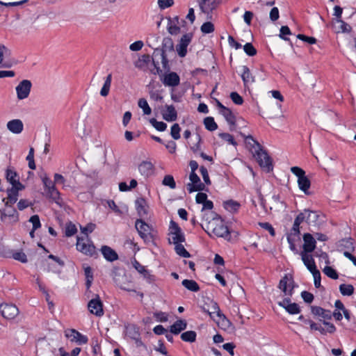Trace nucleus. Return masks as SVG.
<instances>
[{"mask_svg": "<svg viewBox=\"0 0 356 356\" xmlns=\"http://www.w3.org/2000/svg\"><path fill=\"white\" fill-rule=\"evenodd\" d=\"M133 266L135 269L141 275H143V277L147 279L149 281H151L152 279V275H151L149 271L145 268V267L141 265L137 260L134 259L132 262Z\"/></svg>", "mask_w": 356, "mask_h": 356, "instance_id": "cd10ccee", "label": "nucleus"}, {"mask_svg": "<svg viewBox=\"0 0 356 356\" xmlns=\"http://www.w3.org/2000/svg\"><path fill=\"white\" fill-rule=\"evenodd\" d=\"M323 272L329 277L337 280L339 277L337 272L331 266H325Z\"/></svg>", "mask_w": 356, "mask_h": 356, "instance_id": "49530a36", "label": "nucleus"}, {"mask_svg": "<svg viewBox=\"0 0 356 356\" xmlns=\"http://www.w3.org/2000/svg\"><path fill=\"white\" fill-rule=\"evenodd\" d=\"M200 30L203 33L208 34L214 31V25L210 22H204L200 27Z\"/></svg>", "mask_w": 356, "mask_h": 356, "instance_id": "3c124183", "label": "nucleus"}, {"mask_svg": "<svg viewBox=\"0 0 356 356\" xmlns=\"http://www.w3.org/2000/svg\"><path fill=\"white\" fill-rule=\"evenodd\" d=\"M180 79L176 72H170L165 75L163 83L167 86H177L179 84Z\"/></svg>", "mask_w": 356, "mask_h": 356, "instance_id": "4be33fe9", "label": "nucleus"}, {"mask_svg": "<svg viewBox=\"0 0 356 356\" xmlns=\"http://www.w3.org/2000/svg\"><path fill=\"white\" fill-rule=\"evenodd\" d=\"M174 51V44L172 40L170 38H165L162 43L161 53H164L165 54L166 51Z\"/></svg>", "mask_w": 356, "mask_h": 356, "instance_id": "72a5a7b5", "label": "nucleus"}, {"mask_svg": "<svg viewBox=\"0 0 356 356\" xmlns=\"http://www.w3.org/2000/svg\"><path fill=\"white\" fill-rule=\"evenodd\" d=\"M192 33H186L181 38L179 44L176 46V51L178 55L184 58L187 54V47L192 40Z\"/></svg>", "mask_w": 356, "mask_h": 356, "instance_id": "1a4fd4ad", "label": "nucleus"}, {"mask_svg": "<svg viewBox=\"0 0 356 356\" xmlns=\"http://www.w3.org/2000/svg\"><path fill=\"white\" fill-rule=\"evenodd\" d=\"M140 236L145 241H149L152 236L151 235L152 227L142 219H138L135 223Z\"/></svg>", "mask_w": 356, "mask_h": 356, "instance_id": "0eeeda50", "label": "nucleus"}, {"mask_svg": "<svg viewBox=\"0 0 356 356\" xmlns=\"http://www.w3.org/2000/svg\"><path fill=\"white\" fill-rule=\"evenodd\" d=\"M221 115L224 116L226 121L233 127L236 124V118L232 111L229 108H226L223 111H220Z\"/></svg>", "mask_w": 356, "mask_h": 356, "instance_id": "c756f323", "label": "nucleus"}, {"mask_svg": "<svg viewBox=\"0 0 356 356\" xmlns=\"http://www.w3.org/2000/svg\"><path fill=\"white\" fill-rule=\"evenodd\" d=\"M300 224H299V222H297L294 220V222H293V227L291 229V232L287 236H292L294 237H298V239L300 240Z\"/></svg>", "mask_w": 356, "mask_h": 356, "instance_id": "8fccbe9b", "label": "nucleus"}, {"mask_svg": "<svg viewBox=\"0 0 356 356\" xmlns=\"http://www.w3.org/2000/svg\"><path fill=\"white\" fill-rule=\"evenodd\" d=\"M29 222L33 224V229H38L41 226L40 218L38 215L32 216L29 219Z\"/></svg>", "mask_w": 356, "mask_h": 356, "instance_id": "338daca9", "label": "nucleus"}, {"mask_svg": "<svg viewBox=\"0 0 356 356\" xmlns=\"http://www.w3.org/2000/svg\"><path fill=\"white\" fill-rule=\"evenodd\" d=\"M111 81H112V74H109L106 76L104 83L103 85V87L102 88L101 91H100V95L102 97H106L108 95L111 85Z\"/></svg>", "mask_w": 356, "mask_h": 356, "instance_id": "7c9ffc66", "label": "nucleus"}, {"mask_svg": "<svg viewBox=\"0 0 356 356\" xmlns=\"http://www.w3.org/2000/svg\"><path fill=\"white\" fill-rule=\"evenodd\" d=\"M179 243H173L175 247V250L177 254L184 258H189L191 257V254L185 249L183 245Z\"/></svg>", "mask_w": 356, "mask_h": 356, "instance_id": "58836bf2", "label": "nucleus"}, {"mask_svg": "<svg viewBox=\"0 0 356 356\" xmlns=\"http://www.w3.org/2000/svg\"><path fill=\"white\" fill-rule=\"evenodd\" d=\"M196 332L195 331H186L181 334V339L186 342H194L196 340Z\"/></svg>", "mask_w": 356, "mask_h": 356, "instance_id": "e433bc0d", "label": "nucleus"}, {"mask_svg": "<svg viewBox=\"0 0 356 356\" xmlns=\"http://www.w3.org/2000/svg\"><path fill=\"white\" fill-rule=\"evenodd\" d=\"M291 30L289 28V26H282L280 29V33L279 36L282 39L288 41V40H289V39L288 38H286V35H291Z\"/></svg>", "mask_w": 356, "mask_h": 356, "instance_id": "052dcab7", "label": "nucleus"}, {"mask_svg": "<svg viewBox=\"0 0 356 356\" xmlns=\"http://www.w3.org/2000/svg\"><path fill=\"white\" fill-rule=\"evenodd\" d=\"M76 249L82 253L91 257L97 254L93 244L82 243L79 237L77 238Z\"/></svg>", "mask_w": 356, "mask_h": 356, "instance_id": "dca6fc26", "label": "nucleus"}, {"mask_svg": "<svg viewBox=\"0 0 356 356\" xmlns=\"http://www.w3.org/2000/svg\"><path fill=\"white\" fill-rule=\"evenodd\" d=\"M182 285L191 291L197 292L200 291L199 285L193 280H184L182 281Z\"/></svg>", "mask_w": 356, "mask_h": 356, "instance_id": "473e14b6", "label": "nucleus"}, {"mask_svg": "<svg viewBox=\"0 0 356 356\" xmlns=\"http://www.w3.org/2000/svg\"><path fill=\"white\" fill-rule=\"evenodd\" d=\"M187 323L185 320L179 319L176 321L170 327V332L174 334H179L181 331L186 329Z\"/></svg>", "mask_w": 356, "mask_h": 356, "instance_id": "bb28decb", "label": "nucleus"}, {"mask_svg": "<svg viewBox=\"0 0 356 356\" xmlns=\"http://www.w3.org/2000/svg\"><path fill=\"white\" fill-rule=\"evenodd\" d=\"M174 3V0H158L159 7L163 10L172 6Z\"/></svg>", "mask_w": 356, "mask_h": 356, "instance_id": "69168bd1", "label": "nucleus"}, {"mask_svg": "<svg viewBox=\"0 0 356 356\" xmlns=\"http://www.w3.org/2000/svg\"><path fill=\"white\" fill-rule=\"evenodd\" d=\"M219 219L220 216L213 211H205L202 216V220L207 222V225H209V223H212Z\"/></svg>", "mask_w": 356, "mask_h": 356, "instance_id": "c9c22d12", "label": "nucleus"}, {"mask_svg": "<svg viewBox=\"0 0 356 356\" xmlns=\"http://www.w3.org/2000/svg\"><path fill=\"white\" fill-rule=\"evenodd\" d=\"M215 313L217 314L218 317L222 318L223 319L226 320L227 323H229V321L226 318L225 316L221 313L218 305L214 302L211 305V311H207V314L210 316L211 318H213V314Z\"/></svg>", "mask_w": 356, "mask_h": 356, "instance_id": "4c0bfd02", "label": "nucleus"}, {"mask_svg": "<svg viewBox=\"0 0 356 356\" xmlns=\"http://www.w3.org/2000/svg\"><path fill=\"white\" fill-rule=\"evenodd\" d=\"M7 129L15 134H19L22 132L24 124L21 120L14 119L8 122Z\"/></svg>", "mask_w": 356, "mask_h": 356, "instance_id": "a211bd4d", "label": "nucleus"}, {"mask_svg": "<svg viewBox=\"0 0 356 356\" xmlns=\"http://www.w3.org/2000/svg\"><path fill=\"white\" fill-rule=\"evenodd\" d=\"M114 281L122 290L136 292L133 286L132 282L128 280V278L125 275L115 276L114 277Z\"/></svg>", "mask_w": 356, "mask_h": 356, "instance_id": "4468645a", "label": "nucleus"}, {"mask_svg": "<svg viewBox=\"0 0 356 356\" xmlns=\"http://www.w3.org/2000/svg\"><path fill=\"white\" fill-rule=\"evenodd\" d=\"M180 131L181 128L178 124L175 123L172 126L170 135L173 139L178 140L180 138Z\"/></svg>", "mask_w": 356, "mask_h": 356, "instance_id": "864d4df0", "label": "nucleus"}, {"mask_svg": "<svg viewBox=\"0 0 356 356\" xmlns=\"http://www.w3.org/2000/svg\"><path fill=\"white\" fill-rule=\"evenodd\" d=\"M136 209L137 211L138 215L140 217H145L147 215V204L146 200L143 197L137 198L135 201Z\"/></svg>", "mask_w": 356, "mask_h": 356, "instance_id": "6ab92c4d", "label": "nucleus"}, {"mask_svg": "<svg viewBox=\"0 0 356 356\" xmlns=\"http://www.w3.org/2000/svg\"><path fill=\"white\" fill-rule=\"evenodd\" d=\"M200 171L202 176L204 183L207 185H210L211 182L207 168H205L204 166H201L200 168Z\"/></svg>", "mask_w": 356, "mask_h": 356, "instance_id": "4d7b16f0", "label": "nucleus"}, {"mask_svg": "<svg viewBox=\"0 0 356 356\" xmlns=\"http://www.w3.org/2000/svg\"><path fill=\"white\" fill-rule=\"evenodd\" d=\"M162 184L164 186H169L170 188L174 189L176 187V183L172 175H165L163 179Z\"/></svg>", "mask_w": 356, "mask_h": 356, "instance_id": "09e8293b", "label": "nucleus"}, {"mask_svg": "<svg viewBox=\"0 0 356 356\" xmlns=\"http://www.w3.org/2000/svg\"><path fill=\"white\" fill-rule=\"evenodd\" d=\"M220 0H202L200 3L201 10L208 15V18H211V12L216 9L218 6Z\"/></svg>", "mask_w": 356, "mask_h": 356, "instance_id": "2eb2a0df", "label": "nucleus"}, {"mask_svg": "<svg viewBox=\"0 0 356 356\" xmlns=\"http://www.w3.org/2000/svg\"><path fill=\"white\" fill-rule=\"evenodd\" d=\"M300 255L304 264L311 273L317 269L314 259L311 254L305 252H301Z\"/></svg>", "mask_w": 356, "mask_h": 356, "instance_id": "393cba45", "label": "nucleus"}, {"mask_svg": "<svg viewBox=\"0 0 356 356\" xmlns=\"http://www.w3.org/2000/svg\"><path fill=\"white\" fill-rule=\"evenodd\" d=\"M259 225L263 229L268 231L272 236L275 235V229L269 222H259Z\"/></svg>", "mask_w": 356, "mask_h": 356, "instance_id": "774afa93", "label": "nucleus"}, {"mask_svg": "<svg viewBox=\"0 0 356 356\" xmlns=\"http://www.w3.org/2000/svg\"><path fill=\"white\" fill-rule=\"evenodd\" d=\"M296 241H299L298 239V237H294L292 236H287V241L289 243V248L290 249L295 253L298 254V250L296 247L295 242Z\"/></svg>", "mask_w": 356, "mask_h": 356, "instance_id": "bf43d9fd", "label": "nucleus"}, {"mask_svg": "<svg viewBox=\"0 0 356 356\" xmlns=\"http://www.w3.org/2000/svg\"><path fill=\"white\" fill-rule=\"evenodd\" d=\"M204 124L205 128L210 131H215L218 128V125L212 117L205 118L204 120Z\"/></svg>", "mask_w": 356, "mask_h": 356, "instance_id": "a19ab883", "label": "nucleus"}, {"mask_svg": "<svg viewBox=\"0 0 356 356\" xmlns=\"http://www.w3.org/2000/svg\"><path fill=\"white\" fill-rule=\"evenodd\" d=\"M230 98L232 99V102L237 105H241L243 102L242 97L240 96L236 92H231Z\"/></svg>", "mask_w": 356, "mask_h": 356, "instance_id": "680f3d73", "label": "nucleus"}, {"mask_svg": "<svg viewBox=\"0 0 356 356\" xmlns=\"http://www.w3.org/2000/svg\"><path fill=\"white\" fill-rule=\"evenodd\" d=\"M88 308L91 314L97 316H102L104 314L103 303L97 294L88 302Z\"/></svg>", "mask_w": 356, "mask_h": 356, "instance_id": "6e6552de", "label": "nucleus"}, {"mask_svg": "<svg viewBox=\"0 0 356 356\" xmlns=\"http://www.w3.org/2000/svg\"><path fill=\"white\" fill-rule=\"evenodd\" d=\"M245 141L259 165L265 168L267 172L271 171L273 170L271 159L261 145L250 135L245 137Z\"/></svg>", "mask_w": 356, "mask_h": 356, "instance_id": "f257e3e1", "label": "nucleus"}, {"mask_svg": "<svg viewBox=\"0 0 356 356\" xmlns=\"http://www.w3.org/2000/svg\"><path fill=\"white\" fill-rule=\"evenodd\" d=\"M165 112L162 113L163 118L168 122L175 121L177 118V113L173 105H165Z\"/></svg>", "mask_w": 356, "mask_h": 356, "instance_id": "5701e85b", "label": "nucleus"}, {"mask_svg": "<svg viewBox=\"0 0 356 356\" xmlns=\"http://www.w3.org/2000/svg\"><path fill=\"white\" fill-rule=\"evenodd\" d=\"M201 226L202 229H204L205 232L209 235L211 233H212L218 237H222L229 240L227 238L229 236V229L227 227L223 224L222 220L219 221V220H216L212 223L207 225L206 227H204L203 225H201Z\"/></svg>", "mask_w": 356, "mask_h": 356, "instance_id": "20e7f679", "label": "nucleus"}, {"mask_svg": "<svg viewBox=\"0 0 356 356\" xmlns=\"http://www.w3.org/2000/svg\"><path fill=\"white\" fill-rule=\"evenodd\" d=\"M13 257L15 260L19 261L22 263L27 262L26 255L23 252H16L13 254Z\"/></svg>", "mask_w": 356, "mask_h": 356, "instance_id": "e2e57ef3", "label": "nucleus"}, {"mask_svg": "<svg viewBox=\"0 0 356 356\" xmlns=\"http://www.w3.org/2000/svg\"><path fill=\"white\" fill-rule=\"evenodd\" d=\"M101 252L104 259L108 261L113 262L118 259L117 252L108 245H103L101 248Z\"/></svg>", "mask_w": 356, "mask_h": 356, "instance_id": "412c9836", "label": "nucleus"}, {"mask_svg": "<svg viewBox=\"0 0 356 356\" xmlns=\"http://www.w3.org/2000/svg\"><path fill=\"white\" fill-rule=\"evenodd\" d=\"M77 232L76 226L72 222L68 223L65 227V235L67 236H72Z\"/></svg>", "mask_w": 356, "mask_h": 356, "instance_id": "6e6d98bb", "label": "nucleus"}, {"mask_svg": "<svg viewBox=\"0 0 356 356\" xmlns=\"http://www.w3.org/2000/svg\"><path fill=\"white\" fill-rule=\"evenodd\" d=\"M168 31L171 35H177L180 32V28L176 23L171 24L168 22Z\"/></svg>", "mask_w": 356, "mask_h": 356, "instance_id": "0e129e2a", "label": "nucleus"}, {"mask_svg": "<svg viewBox=\"0 0 356 356\" xmlns=\"http://www.w3.org/2000/svg\"><path fill=\"white\" fill-rule=\"evenodd\" d=\"M339 291L343 296H350L354 293V287L352 284H341L339 285Z\"/></svg>", "mask_w": 356, "mask_h": 356, "instance_id": "79ce46f5", "label": "nucleus"}, {"mask_svg": "<svg viewBox=\"0 0 356 356\" xmlns=\"http://www.w3.org/2000/svg\"><path fill=\"white\" fill-rule=\"evenodd\" d=\"M303 250L306 253L313 252L316 248V241L311 234L307 233L303 235Z\"/></svg>", "mask_w": 356, "mask_h": 356, "instance_id": "f3484780", "label": "nucleus"}, {"mask_svg": "<svg viewBox=\"0 0 356 356\" xmlns=\"http://www.w3.org/2000/svg\"><path fill=\"white\" fill-rule=\"evenodd\" d=\"M65 336L70 339L71 341H74L79 345H83L88 343V337L83 335L74 329L67 330L65 331Z\"/></svg>", "mask_w": 356, "mask_h": 356, "instance_id": "9b49d317", "label": "nucleus"}, {"mask_svg": "<svg viewBox=\"0 0 356 356\" xmlns=\"http://www.w3.org/2000/svg\"><path fill=\"white\" fill-rule=\"evenodd\" d=\"M47 196L49 198H51L53 201H54L60 207L62 206V200L60 197V193L58 192V190L53 191L50 194L47 195Z\"/></svg>", "mask_w": 356, "mask_h": 356, "instance_id": "5fc2aeb1", "label": "nucleus"}, {"mask_svg": "<svg viewBox=\"0 0 356 356\" xmlns=\"http://www.w3.org/2000/svg\"><path fill=\"white\" fill-rule=\"evenodd\" d=\"M311 312L314 316L321 317L323 321L331 320L332 318V312L330 310L325 309L318 306H312Z\"/></svg>", "mask_w": 356, "mask_h": 356, "instance_id": "aec40b11", "label": "nucleus"}, {"mask_svg": "<svg viewBox=\"0 0 356 356\" xmlns=\"http://www.w3.org/2000/svg\"><path fill=\"white\" fill-rule=\"evenodd\" d=\"M138 170L143 176L148 177L154 173V165L149 161H143L138 165Z\"/></svg>", "mask_w": 356, "mask_h": 356, "instance_id": "b1692460", "label": "nucleus"}, {"mask_svg": "<svg viewBox=\"0 0 356 356\" xmlns=\"http://www.w3.org/2000/svg\"><path fill=\"white\" fill-rule=\"evenodd\" d=\"M291 171L298 177V184L299 188L305 194H308V190L311 186V181L305 175V172L302 168L294 166L291 168Z\"/></svg>", "mask_w": 356, "mask_h": 356, "instance_id": "39448f33", "label": "nucleus"}, {"mask_svg": "<svg viewBox=\"0 0 356 356\" xmlns=\"http://www.w3.org/2000/svg\"><path fill=\"white\" fill-rule=\"evenodd\" d=\"M170 233L171 238H169L170 243H179L185 241V236L179 225L173 220L170 221Z\"/></svg>", "mask_w": 356, "mask_h": 356, "instance_id": "423d86ee", "label": "nucleus"}, {"mask_svg": "<svg viewBox=\"0 0 356 356\" xmlns=\"http://www.w3.org/2000/svg\"><path fill=\"white\" fill-rule=\"evenodd\" d=\"M243 50L249 56H254L257 54V49L250 42H248L243 46Z\"/></svg>", "mask_w": 356, "mask_h": 356, "instance_id": "603ef678", "label": "nucleus"}, {"mask_svg": "<svg viewBox=\"0 0 356 356\" xmlns=\"http://www.w3.org/2000/svg\"><path fill=\"white\" fill-rule=\"evenodd\" d=\"M319 217L317 212L307 209V222L309 225L316 224Z\"/></svg>", "mask_w": 356, "mask_h": 356, "instance_id": "f704fd0d", "label": "nucleus"}, {"mask_svg": "<svg viewBox=\"0 0 356 356\" xmlns=\"http://www.w3.org/2000/svg\"><path fill=\"white\" fill-rule=\"evenodd\" d=\"M224 207L230 212L237 211L240 207V204L234 200H228L224 202Z\"/></svg>", "mask_w": 356, "mask_h": 356, "instance_id": "ea45409f", "label": "nucleus"}, {"mask_svg": "<svg viewBox=\"0 0 356 356\" xmlns=\"http://www.w3.org/2000/svg\"><path fill=\"white\" fill-rule=\"evenodd\" d=\"M187 189L189 193H193L194 191H207L206 189L205 184L202 183L200 179L199 183H188L187 184Z\"/></svg>", "mask_w": 356, "mask_h": 356, "instance_id": "2f4dec72", "label": "nucleus"}, {"mask_svg": "<svg viewBox=\"0 0 356 356\" xmlns=\"http://www.w3.org/2000/svg\"><path fill=\"white\" fill-rule=\"evenodd\" d=\"M219 136L222 139L226 140L227 142H228L231 145H233L234 146L237 145V143L235 141L234 137L231 134H227V133H220V134H219Z\"/></svg>", "mask_w": 356, "mask_h": 356, "instance_id": "13d9d810", "label": "nucleus"}, {"mask_svg": "<svg viewBox=\"0 0 356 356\" xmlns=\"http://www.w3.org/2000/svg\"><path fill=\"white\" fill-rule=\"evenodd\" d=\"M285 310L290 314H297L300 312L299 305L295 302L287 305V307H285Z\"/></svg>", "mask_w": 356, "mask_h": 356, "instance_id": "de8ad7c7", "label": "nucleus"}, {"mask_svg": "<svg viewBox=\"0 0 356 356\" xmlns=\"http://www.w3.org/2000/svg\"><path fill=\"white\" fill-rule=\"evenodd\" d=\"M6 179L12 186L7 189L8 203H15L18 200L19 192L25 186L19 181V176L13 168L8 167L6 170Z\"/></svg>", "mask_w": 356, "mask_h": 356, "instance_id": "f03ea898", "label": "nucleus"}, {"mask_svg": "<svg viewBox=\"0 0 356 356\" xmlns=\"http://www.w3.org/2000/svg\"><path fill=\"white\" fill-rule=\"evenodd\" d=\"M150 124L158 131H163L167 128V124L163 122H159L155 118L149 120Z\"/></svg>", "mask_w": 356, "mask_h": 356, "instance_id": "a18cd8bd", "label": "nucleus"}, {"mask_svg": "<svg viewBox=\"0 0 356 356\" xmlns=\"http://www.w3.org/2000/svg\"><path fill=\"white\" fill-rule=\"evenodd\" d=\"M138 106L143 109L144 115H150L152 109L145 98H140L138 102Z\"/></svg>", "mask_w": 356, "mask_h": 356, "instance_id": "37998d69", "label": "nucleus"}, {"mask_svg": "<svg viewBox=\"0 0 356 356\" xmlns=\"http://www.w3.org/2000/svg\"><path fill=\"white\" fill-rule=\"evenodd\" d=\"M32 83L29 80H23L16 87L17 98L24 99L28 97L30 94Z\"/></svg>", "mask_w": 356, "mask_h": 356, "instance_id": "f8f14e48", "label": "nucleus"}, {"mask_svg": "<svg viewBox=\"0 0 356 356\" xmlns=\"http://www.w3.org/2000/svg\"><path fill=\"white\" fill-rule=\"evenodd\" d=\"M339 248L343 252H352L355 250L354 241L351 238H344L339 242Z\"/></svg>", "mask_w": 356, "mask_h": 356, "instance_id": "a878e982", "label": "nucleus"}, {"mask_svg": "<svg viewBox=\"0 0 356 356\" xmlns=\"http://www.w3.org/2000/svg\"><path fill=\"white\" fill-rule=\"evenodd\" d=\"M293 281L288 275H285L280 281L279 289L282 290L284 296H292L293 293Z\"/></svg>", "mask_w": 356, "mask_h": 356, "instance_id": "9d476101", "label": "nucleus"}, {"mask_svg": "<svg viewBox=\"0 0 356 356\" xmlns=\"http://www.w3.org/2000/svg\"><path fill=\"white\" fill-rule=\"evenodd\" d=\"M6 54H10V51L3 44H0V65L3 67H10L11 65L8 63L2 64L3 56Z\"/></svg>", "mask_w": 356, "mask_h": 356, "instance_id": "c03bdc74", "label": "nucleus"}, {"mask_svg": "<svg viewBox=\"0 0 356 356\" xmlns=\"http://www.w3.org/2000/svg\"><path fill=\"white\" fill-rule=\"evenodd\" d=\"M242 68L243 72L241 74V78L243 79L245 87H247L249 83L254 82V79L252 76L250 69L247 66L244 65L242 67Z\"/></svg>", "mask_w": 356, "mask_h": 356, "instance_id": "c85d7f7f", "label": "nucleus"}, {"mask_svg": "<svg viewBox=\"0 0 356 356\" xmlns=\"http://www.w3.org/2000/svg\"><path fill=\"white\" fill-rule=\"evenodd\" d=\"M0 312L6 319H13L19 314L18 308L13 304H2L0 305Z\"/></svg>", "mask_w": 356, "mask_h": 356, "instance_id": "ddd939ff", "label": "nucleus"}, {"mask_svg": "<svg viewBox=\"0 0 356 356\" xmlns=\"http://www.w3.org/2000/svg\"><path fill=\"white\" fill-rule=\"evenodd\" d=\"M2 201L4 202L6 208L3 210H0L1 220L8 224H13L18 222V213L16 209L13 207V205L15 203H8V195H7L6 197L3 198Z\"/></svg>", "mask_w": 356, "mask_h": 356, "instance_id": "7ed1b4c3", "label": "nucleus"}]
</instances>
